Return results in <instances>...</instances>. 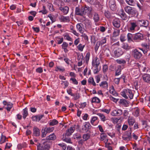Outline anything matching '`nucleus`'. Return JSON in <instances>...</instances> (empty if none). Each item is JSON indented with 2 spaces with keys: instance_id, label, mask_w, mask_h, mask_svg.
<instances>
[{
  "instance_id": "f257e3e1",
  "label": "nucleus",
  "mask_w": 150,
  "mask_h": 150,
  "mask_svg": "<svg viewBox=\"0 0 150 150\" xmlns=\"http://www.w3.org/2000/svg\"><path fill=\"white\" fill-rule=\"evenodd\" d=\"M91 11L90 8L86 6H83L81 8L76 7L75 9V14L78 16H83Z\"/></svg>"
},
{
  "instance_id": "f03ea898",
  "label": "nucleus",
  "mask_w": 150,
  "mask_h": 150,
  "mask_svg": "<svg viewBox=\"0 0 150 150\" xmlns=\"http://www.w3.org/2000/svg\"><path fill=\"white\" fill-rule=\"evenodd\" d=\"M121 95L125 99H128L129 97L131 99L133 98L134 96L132 91L127 88L123 89L121 92Z\"/></svg>"
},
{
  "instance_id": "7ed1b4c3",
  "label": "nucleus",
  "mask_w": 150,
  "mask_h": 150,
  "mask_svg": "<svg viewBox=\"0 0 150 150\" xmlns=\"http://www.w3.org/2000/svg\"><path fill=\"white\" fill-rule=\"evenodd\" d=\"M125 11L129 15L132 16H134L137 13V11L136 9L129 6H126L124 8Z\"/></svg>"
},
{
  "instance_id": "20e7f679",
  "label": "nucleus",
  "mask_w": 150,
  "mask_h": 150,
  "mask_svg": "<svg viewBox=\"0 0 150 150\" xmlns=\"http://www.w3.org/2000/svg\"><path fill=\"white\" fill-rule=\"evenodd\" d=\"M137 26V23L134 20L130 21L128 22L127 30L128 31L132 32L135 30V28Z\"/></svg>"
},
{
  "instance_id": "39448f33",
  "label": "nucleus",
  "mask_w": 150,
  "mask_h": 150,
  "mask_svg": "<svg viewBox=\"0 0 150 150\" xmlns=\"http://www.w3.org/2000/svg\"><path fill=\"white\" fill-rule=\"evenodd\" d=\"M54 129V127H46L44 128V130H42V137H45L47 133H50L53 131Z\"/></svg>"
},
{
  "instance_id": "423d86ee",
  "label": "nucleus",
  "mask_w": 150,
  "mask_h": 150,
  "mask_svg": "<svg viewBox=\"0 0 150 150\" xmlns=\"http://www.w3.org/2000/svg\"><path fill=\"white\" fill-rule=\"evenodd\" d=\"M91 126L89 122H85L82 126L81 130L83 132H87L91 128Z\"/></svg>"
},
{
  "instance_id": "0eeeda50",
  "label": "nucleus",
  "mask_w": 150,
  "mask_h": 150,
  "mask_svg": "<svg viewBox=\"0 0 150 150\" xmlns=\"http://www.w3.org/2000/svg\"><path fill=\"white\" fill-rule=\"evenodd\" d=\"M113 56L115 57H118L123 54V52L121 48L115 49L113 50Z\"/></svg>"
},
{
  "instance_id": "6e6552de",
  "label": "nucleus",
  "mask_w": 150,
  "mask_h": 150,
  "mask_svg": "<svg viewBox=\"0 0 150 150\" xmlns=\"http://www.w3.org/2000/svg\"><path fill=\"white\" fill-rule=\"evenodd\" d=\"M143 39V35L140 33H136L133 35V40L137 42H139Z\"/></svg>"
},
{
  "instance_id": "1a4fd4ad",
  "label": "nucleus",
  "mask_w": 150,
  "mask_h": 150,
  "mask_svg": "<svg viewBox=\"0 0 150 150\" xmlns=\"http://www.w3.org/2000/svg\"><path fill=\"white\" fill-rule=\"evenodd\" d=\"M113 25L115 28H118L121 26V21L118 18H115L112 21Z\"/></svg>"
},
{
  "instance_id": "9d476101",
  "label": "nucleus",
  "mask_w": 150,
  "mask_h": 150,
  "mask_svg": "<svg viewBox=\"0 0 150 150\" xmlns=\"http://www.w3.org/2000/svg\"><path fill=\"white\" fill-rule=\"evenodd\" d=\"M133 55L134 57L136 59H139L142 57V53L137 49L134 50L133 51Z\"/></svg>"
},
{
  "instance_id": "9b49d317",
  "label": "nucleus",
  "mask_w": 150,
  "mask_h": 150,
  "mask_svg": "<svg viewBox=\"0 0 150 150\" xmlns=\"http://www.w3.org/2000/svg\"><path fill=\"white\" fill-rule=\"evenodd\" d=\"M83 23L85 25L86 28H88L90 30L93 29L92 27L91 21L90 20L86 19L84 21Z\"/></svg>"
},
{
  "instance_id": "f8f14e48",
  "label": "nucleus",
  "mask_w": 150,
  "mask_h": 150,
  "mask_svg": "<svg viewBox=\"0 0 150 150\" xmlns=\"http://www.w3.org/2000/svg\"><path fill=\"white\" fill-rule=\"evenodd\" d=\"M122 113V111L120 109L113 110L111 112V115L113 116H120Z\"/></svg>"
},
{
  "instance_id": "ddd939ff",
  "label": "nucleus",
  "mask_w": 150,
  "mask_h": 150,
  "mask_svg": "<svg viewBox=\"0 0 150 150\" xmlns=\"http://www.w3.org/2000/svg\"><path fill=\"white\" fill-rule=\"evenodd\" d=\"M131 138V133L129 131L126 132L122 136L123 139L126 141L129 140Z\"/></svg>"
},
{
  "instance_id": "4468645a",
  "label": "nucleus",
  "mask_w": 150,
  "mask_h": 150,
  "mask_svg": "<svg viewBox=\"0 0 150 150\" xmlns=\"http://www.w3.org/2000/svg\"><path fill=\"white\" fill-rule=\"evenodd\" d=\"M119 14L122 20L125 21L127 19V16L125 13L123 9H121L119 10Z\"/></svg>"
},
{
  "instance_id": "2eb2a0df",
  "label": "nucleus",
  "mask_w": 150,
  "mask_h": 150,
  "mask_svg": "<svg viewBox=\"0 0 150 150\" xmlns=\"http://www.w3.org/2000/svg\"><path fill=\"white\" fill-rule=\"evenodd\" d=\"M75 129L74 126H72L68 129L66 131L65 136H69L74 132Z\"/></svg>"
},
{
  "instance_id": "dca6fc26",
  "label": "nucleus",
  "mask_w": 150,
  "mask_h": 150,
  "mask_svg": "<svg viewBox=\"0 0 150 150\" xmlns=\"http://www.w3.org/2000/svg\"><path fill=\"white\" fill-rule=\"evenodd\" d=\"M136 120L135 118L132 116L128 117L127 119V122L129 125L130 126H132L135 122Z\"/></svg>"
},
{
  "instance_id": "f3484780",
  "label": "nucleus",
  "mask_w": 150,
  "mask_h": 150,
  "mask_svg": "<svg viewBox=\"0 0 150 150\" xmlns=\"http://www.w3.org/2000/svg\"><path fill=\"white\" fill-rule=\"evenodd\" d=\"M59 18L61 22H69L70 21V18L69 16H65L62 15L59 16Z\"/></svg>"
},
{
  "instance_id": "a211bd4d",
  "label": "nucleus",
  "mask_w": 150,
  "mask_h": 150,
  "mask_svg": "<svg viewBox=\"0 0 150 150\" xmlns=\"http://www.w3.org/2000/svg\"><path fill=\"white\" fill-rule=\"evenodd\" d=\"M109 6L111 9L114 11L116 9V4L115 0H110L109 2Z\"/></svg>"
},
{
  "instance_id": "6ab92c4d",
  "label": "nucleus",
  "mask_w": 150,
  "mask_h": 150,
  "mask_svg": "<svg viewBox=\"0 0 150 150\" xmlns=\"http://www.w3.org/2000/svg\"><path fill=\"white\" fill-rule=\"evenodd\" d=\"M135 66L138 67L139 71H142L143 72H146L147 71L146 68L145 66L141 64H139L138 63H135Z\"/></svg>"
},
{
  "instance_id": "aec40b11",
  "label": "nucleus",
  "mask_w": 150,
  "mask_h": 150,
  "mask_svg": "<svg viewBox=\"0 0 150 150\" xmlns=\"http://www.w3.org/2000/svg\"><path fill=\"white\" fill-rule=\"evenodd\" d=\"M98 120L97 117L93 116L91 118V123L92 125L95 126L97 125L98 122Z\"/></svg>"
},
{
  "instance_id": "412c9836",
  "label": "nucleus",
  "mask_w": 150,
  "mask_h": 150,
  "mask_svg": "<svg viewBox=\"0 0 150 150\" xmlns=\"http://www.w3.org/2000/svg\"><path fill=\"white\" fill-rule=\"evenodd\" d=\"M59 9L63 12L64 15H67L69 12V8L68 7L65 6L63 7H59Z\"/></svg>"
},
{
  "instance_id": "4be33fe9",
  "label": "nucleus",
  "mask_w": 150,
  "mask_h": 150,
  "mask_svg": "<svg viewBox=\"0 0 150 150\" xmlns=\"http://www.w3.org/2000/svg\"><path fill=\"white\" fill-rule=\"evenodd\" d=\"M139 23L141 26L147 27L149 25V22L147 20H141L139 21Z\"/></svg>"
},
{
  "instance_id": "5701e85b",
  "label": "nucleus",
  "mask_w": 150,
  "mask_h": 150,
  "mask_svg": "<svg viewBox=\"0 0 150 150\" xmlns=\"http://www.w3.org/2000/svg\"><path fill=\"white\" fill-rule=\"evenodd\" d=\"M99 59L97 57H95L93 59L92 62V65L93 67L98 66L100 63L99 62Z\"/></svg>"
},
{
  "instance_id": "b1692460",
  "label": "nucleus",
  "mask_w": 150,
  "mask_h": 150,
  "mask_svg": "<svg viewBox=\"0 0 150 150\" xmlns=\"http://www.w3.org/2000/svg\"><path fill=\"white\" fill-rule=\"evenodd\" d=\"M82 26L83 24L81 23H78L76 25V28L77 30L81 33H83V32Z\"/></svg>"
},
{
  "instance_id": "393cba45",
  "label": "nucleus",
  "mask_w": 150,
  "mask_h": 150,
  "mask_svg": "<svg viewBox=\"0 0 150 150\" xmlns=\"http://www.w3.org/2000/svg\"><path fill=\"white\" fill-rule=\"evenodd\" d=\"M143 80L146 82L150 83V75L145 74L142 76Z\"/></svg>"
},
{
  "instance_id": "a878e982",
  "label": "nucleus",
  "mask_w": 150,
  "mask_h": 150,
  "mask_svg": "<svg viewBox=\"0 0 150 150\" xmlns=\"http://www.w3.org/2000/svg\"><path fill=\"white\" fill-rule=\"evenodd\" d=\"M56 138V136L54 133L50 134L46 137V139L47 140H54Z\"/></svg>"
},
{
  "instance_id": "bb28decb",
  "label": "nucleus",
  "mask_w": 150,
  "mask_h": 150,
  "mask_svg": "<svg viewBox=\"0 0 150 150\" xmlns=\"http://www.w3.org/2000/svg\"><path fill=\"white\" fill-rule=\"evenodd\" d=\"M100 86L104 88H108V84L106 81H103L101 82L99 84Z\"/></svg>"
},
{
  "instance_id": "cd10ccee",
  "label": "nucleus",
  "mask_w": 150,
  "mask_h": 150,
  "mask_svg": "<svg viewBox=\"0 0 150 150\" xmlns=\"http://www.w3.org/2000/svg\"><path fill=\"white\" fill-rule=\"evenodd\" d=\"M120 30L119 29H114L113 32L112 33V36L113 37H116L120 35Z\"/></svg>"
},
{
  "instance_id": "c85d7f7f",
  "label": "nucleus",
  "mask_w": 150,
  "mask_h": 150,
  "mask_svg": "<svg viewBox=\"0 0 150 150\" xmlns=\"http://www.w3.org/2000/svg\"><path fill=\"white\" fill-rule=\"evenodd\" d=\"M63 36L64 38L65 39L71 42L73 41L72 39L70 37L69 34L68 33H64Z\"/></svg>"
},
{
  "instance_id": "c756f323",
  "label": "nucleus",
  "mask_w": 150,
  "mask_h": 150,
  "mask_svg": "<svg viewBox=\"0 0 150 150\" xmlns=\"http://www.w3.org/2000/svg\"><path fill=\"white\" fill-rule=\"evenodd\" d=\"M58 123V122L55 119L51 120L49 122V125L53 126L57 125Z\"/></svg>"
},
{
  "instance_id": "7c9ffc66",
  "label": "nucleus",
  "mask_w": 150,
  "mask_h": 150,
  "mask_svg": "<svg viewBox=\"0 0 150 150\" xmlns=\"http://www.w3.org/2000/svg\"><path fill=\"white\" fill-rule=\"evenodd\" d=\"M70 29L71 30L70 32L72 33L74 35L79 36V34L77 33L76 31L74 29V27L72 25H71L70 26Z\"/></svg>"
},
{
  "instance_id": "2f4dec72",
  "label": "nucleus",
  "mask_w": 150,
  "mask_h": 150,
  "mask_svg": "<svg viewBox=\"0 0 150 150\" xmlns=\"http://www.w3.org/2000/svg\"><path fill=\"white\" fill-rule=\"evenodd\" d=\"M109 92L110 93L112 94L115 96H118V93L115 91L113 86L111 87V89L109 90Z\"/></svg>"
},
{
  "instance_id": "473e14b6",
  "label": "nucleus",
  "mask_w": 150,
  "mask_h": 150,
  "mask_svg": "<svg viewBox=\"0 0 150 150\" xmlns=\"http://www.w3.org/2000/svg\"><path fill=\"white\" fill-rule=\"evenodd\" d=\"M66 136L65 135V137H63L62 138L63 141L67 143L72 144V142L71 138L69 137H66Z\"/></svg>"
},
{
  "instance_id": "72a5a7b5",
  "label": "nucleus",
  "mask_w": 150,
  "mask_h": 150,
  "mask_svg": "<svg viewBox=\"0 0 150 150\" xmlns=\"http://www.w3.org/2000/svg\"><path fill=\"white\" fill-rule=\"evenodd\" d=\"M93 19L95 22H98L99 20V17L98 14L96 12L94 13Z\"/></svg>"
},
{
  "instance_id": "f704fd0d",
  "label": "nucleus",
  "mask_w": 150,
  "mask_h": 150,
  "mask_svg": "<svg viewBox=\"0 0 150 150\" xmlns=\"http://www.w3.org/2000/svg\"><path fill=\"white\" fill-rule=\"evenodd\" d=\"M119 103L126 106L128 105L127 101L125 99H120L119 101Z\"/></svg>"
},
{
  "instance_id": "c9c22d12",
  "label": "nucleus",
  "mask_w": 150,
  "mask_h": 150,
  "mask_svg": "<svg viewBox=\"0 0 150 150\" xmlns=\"http://www.w3.org/2000/svg\"><path fill=\"white\" fill-rule=\"evenodd\" d=\"M126 3L129 5L134 6L135 4V0H125Z\"/></svg>"
},
{
  "instance_id": "e433bc0d",
  "label": "nucleus",
  "mask_w": 150,
  "mask_h": 150,
  "mask_svg": "<svg viewBox=\"0 0 150 150\" xmlns=\"http://www.w3.org/2000/svg\"><path fill=\"white\" fill-rule=\"evenodd\" d=\"M122 47L127 50H128L131 48V47L127 43H124L123 44Z\"/></svg>"
},
{
  "instance_id": "4c0bfd02",
  "label": "nucleus",
  "mask_w": 150,
  "mask_h": 150,
  "mask_svg": "<svg viewBox=\"0 0 150 150\" xmlns=\"http://www.w3.org/2000/svg\"><path fill=\"white\" fill-rule=\"evenodd\" d=\"M97 114L99 116L101 120L102 121L104 122L107 120L106 117L103 114L99 113Z\"/></svg>"
},
{
  "instance_id": "58836bf2",
  "label": "nucleus",
  "mask_w": 150,
  "mask_h": 150,
  "mask_svg": "<svg viewBox=\"0 0 150 150\" xmlns=\"http://www.w3.org/2000/svg\"><path fill=\"white\" fill-rule=\"evenodd\" d=\"M33 134L36 136H39L40 132L39 129L37 128H34L33 129Z\"/></svg>"
},
{
  "instance_id": "ea45409f",
  "label": "nucleus",
  "mask_w": 150,
  "mask_h": 150,
  "mask_svg": "<svg viewBox=\"0 0 150 150\" xmlns=\"http://www.w3.org/2000/svg\"><path fill=\"white\" fill-rule=\"evenodd\" d=\"M125 76H122L120 77L119 78H116L114 79V82L116 84H118L119 83L120 81V79H122L124 80Z\"/></svg>"
},
{
  "instance_id": "a19ab883",
  "label": "nucleus",
  "mask_w": 150,
  "mask_h": 150,
  "mask_svg": "<svg viewBox=\"0 0 150 150\" xmlns=\"http://www.w3.org/2000/svg\"><path fill=\"white\" fill-rule=\"evenodd\" d=\"M133 114L136 117H137L139 116V109L138 108H136L134 109Z\"/></svg>"
},
{
  "instance_id": "79ce46f5",
  "label": "nucleus",
  "mask_w": 150,
  "mask_h": 150,
  "mask_svg": "<svg viewBox=\"0 0 150 150\" xmlns=\"http://www.w3.org/2000/svg\"><path fill=\"white\" fill-rule=\"evenodd\" d=\"M88 82L90 84H92L93 86H96V84L95 83L94 79L93 77H90L88 79Z\"/></svg>"
},
{
  "instance_id": "37998d69",
  "label": "nucleus",
  "mask_w": 150,
  "mask_h": 150,
  "mask_svg": "<svg viewBox=\"0 0 150 150\" xmlns=\"http://www.w3.org/2000/svg\"><path fill=\"white\" fill-rule=\"evenodd\" d=\"M100 102V100L97 97H93L92 100L91 102L92 103H99Z\"/></svg>"
},
{
  "instance_id": "c03bdc74",
  "label": "nucleus",
  "mask_w": 150,
  "mask_h": 150,
  "mask_svg": "<svg viewBox=\"0 0 150 150\" xmlns=\"http://www.w3.org/2000/svg\"><path fill=\"white\" fill-rule=\"evenodd\" d=\"M85 45H82L81 44H79L77 47L78 49L81 52L83 51L85 47Z\"/></svg>"
},
{
  "instance_id": "a18cd8bd",
  "label": "nucleus",
  "mask_w": 150,
  "mask_h": 150,
  "mask_svg": "<svg viewBox=\"0 0 150 150\" xmlns=\"http://www.w3.org/2000/svg\"><path fill=\"white\" fill-rule=\"evenodd\" d=\"M148 40L149 41L148 42V45H147L146 43H144L142 44V46L144 47L146 49H150V39L149 38H148Z\"/></svg>"
},
{
  "instance_id": "49530a36",
  "label": "nucleus",
  "mask_w": 150,
  "mask_h": 150,
  "mask_svg": "<svg viewBox=\"0 0 150 150\" xmlns=\"http://www.w3.org/2000/svg\"><path fill=\"white\" fill-rule=\"evenodd\" d=\"M39 13H41L43 14H45L47 13V11L46 9L45 6H42V10L39 11Z\"/></svg>"
},
{
  "instance_id": "de8ad7c7",
  "label": "nucleus",
  "mask_w": 150,
  "mask_h": 150,
  "mask_svg": "<svg viewBox=\"0 0 150 150\" xmlns=\"http://www.w3.org/2000/svg\"><path fill=\"white\" fill-rule=\"evenodd\" d=\"M106 41L107 38L106 37L103 38L99 42V43L102 45L106 43Z\"/></svg>"
},
{
  "instance_id": "09e8293b",
  "label": "nucleus",
  "mask_w": 150,
  "mask_h": 150,
  "mask_svg": "<svg viewBox=\"0 0 150 150\" xmlns=\"http://www.w3.org/2000/svg\"><path fill=\"white\" fill-rule=\"evenodd\" d=\"M90 55V53L89 52H88L86 53V55L84 58L85 59V61H86V62L87 63H88V61L89 59Z\"/></svg>"
},
{
  "instance_id": "8fccbe9b",
  "label": "nucleus",
  "mask_w": 150,
  "mask_h": 150,
  "mask_svg": "<svg viewBox=\"0 0 150 150\" xmlns=\"http://www.w3.org/2000/svg\"><path fill=\"white\" fill-rule=\"evenodd\" d=\"M121 69L120 67H118L117 69L116 70L115 73V76H117L121 74Z\"/></svg>"
},
{
  "instance_id": "3c124183",
  "label": "nucleus",
  "mask_w": 150,
  "mask_h": 150,
  "mask_svg": "<svg viewBox=\"0 0 150 150\" xmlns=\"http://www.w3.org/2000/svg\"><path fill=\"white\" fill-rule=\"evenodd\" d=\"M23 111V118L24 119H25L28 115V112L27 111V108H25V109H24Z\"/></svg>"
},
{
  "instance_id": "603ef678",
  "label": "nucleus",
  "mask_w": 150,
  "mask_h": 150,
  "mask_svg": "<svg viewBox=\"0 0 150 150\" xmlns=\"http://www.w3.org/2000/svg\"><path fill=\"white\" fill-rule=\"evenodd\" d=\"M133 38V36L130 33H128L127 35V40L128 41H131L132 40V38Z\"/></svg>"
},
{
  "instance_id": "864d4df0",
  "label": "nucleus",
  "mask_w": 150,
  "mask_h": 150,
  "mask_svg": "<svg viewBox=\"0 0 150 150\" xmlns=\"http://www.w3.org/2000/svg\"><path fill=\"white\" fill-rule=\"evenodd\" d=\"M120 40L123 42L126 40V35L125 34H122L120 37Z\"/></svg>"
},
{
  "instance_id": "5fc2aeb1",
  "label": "nucleus",
  "mask_w": 150,
  "mask_h": 150,
  "mask_svg": "<svg viewBox=\"0 0 150 150\" xmlns=\"http://www.w3.org/2000/svg\"><path fill=\"white\" fill-rule=\"evenodd\" d=\"M90 137V135L88 134H86L83 135V138L84 141H86L89 139Z\"/></svg>"
},
{
  "instance_id": "6e6d98bb",
  "label": "nucleus",
  "mask_w": 150,
  "mask_h": 150,
  "mask_svg": "<svg viewBox=\"0 0 150 150\" xmlns=\"http://www.w3.org/2000/svg\"><path fill=\"white\" fill-rule=\"evenodd\" d=\"M48 146L47 145H45L44 146L42 145L40 148V150H48Z\"/></svg>"
},
{
  "instance_id": "4d7b16f0",
  "label": "nucleus",
  "mask_w": 150,
  "mask_h": 150,
  "mask_svg": "<svg viewBox=\"0 0 150 150\" xmlns=\"http://www.w3.org/2000/svg\"><path fill=\"white\" fill-rule=\"evenodd\" d=\"M6 139V137L5 136H3L2 134H1V137L0 143L1 144L5 142Z\"/></svg>"
},
{
  "instance_id": "13d9d810",
  "label": "nucleus",
  "mask_w": 150,
  "mask_h": 150,
  "mask_svg": "<svg viewBox=\"0 0 150 150\" xmlns=\"http://www.w3.org/2000/svg\"><path fill=\"white\" fill-rule=\"evenodd\" d=\"M58 145L62 147L63 150H65L67 147L66 144H65L64 143H62L58 144Z\"/></svg>"
},
{
  "instance_id": "bf43d9fd",
  "label": "nucleus",
  "mask_w": 150,
  "mask_h": 150,
  "mask_svg": "<svg viewBox=\"0 0 150 150\" xmlns=\"http://www.w3.org/2000/svg\"><path fill=\"white\" fill-rule=\"evenodd\" d=\"M106 135L104 133H102L100 135V140L101 141H103L104 140L106 137Z\"/></svg>"
},
{
  "instance_id": "052dcab7",
  "label": "nucleus",
  "mask_w": 150,
  "mask_h": 150,
  "mask_svg": "<svg viewBox=\"0 0 150 150\" xmlns=\"http://www.w3.org/2000/svg\"><path fill=\"white\" fill-rule=\"evenodd\" d=\"M117 63L119 64H124L126 63V61L125 60L122 59H117L116 60Z\"/></svg>"
},
{
  "instance_id": "680f3d73",
  "label": "nucleus",
  "mask_w": 150,
  "mask_h": 150,
  "mask_svg": "<svg viewBox=\"0 0 150 150\" xmlns=\"http://www.w3.org/2000/svg\"><path fill=\"white\" fill-rule=\"evenodd\" d=\"M109 98L111 100L115 103H116L118 100V99L115 98L111 96H109Z\"/></svg>"
},
{
  "instance_id": "e2e57ef3",
  "label": "nucleus",
  "mask_w": 150,
  "mask_h": 150,
  "mask_svg": "<svg viewBox=\"0 0 150 150\" xmlns=\"http://www.w3.org/2000/svg\"><path fill=\"white\" fill-rule=\"evenodd\" d=\"M73 137L74 139H80L81 138V135L79 133H76L73 135Z\"/></svg>"
},
{
  "instance_id": "0e129e2a",
  "label": "nucleus",
  "mask_w": 150,
  "mask_h": 150,
  "mask_svg": "<svg viewBox=\"0 0 150 150\" xmlns=\"http://www.w3.org/2000/svg\"><path fill=\"white\" fill-rule=\"evenodd\" d=\"M8 106H7L6 107H5V108L9 112L10 111L11 109L13 107V104H9Z\"/></svg>"
},
{
  "instance_id": "69168bd1",
  "label": "nucleus",
  "mask_w": 150,
  "mask_h": 150,
  "mask_svg": "<svg viewBox=\"0 0 150 150\" xmlns=\"http://www.w3.org/2000/svg\"><path fill=\"white\" fill-rule=\"evenodd\" d=\"M83 56L82 54H79L77 56V60L78 61L83 60Z\"/></svg>"
},
{
  "instance_id": "338daca9",
  "label": "nucleus",
  "mask_w": 150,
  "mask_h": 150,
  "mask_svg": "<svg viewBox=\"0 0 150 150\" xmlns=\"http://www.w3.org/2000/svg\"><path fill=\"white\" fill-rule=\"evenodd\" d=\"M98 66H96V67H93L95 68V69H93V73L94 74H96L98 73L99 71V69L98 68Z\"/></svg>"
},
{
  "instance_id": "774afa93",
  "label": "nucleus",
  "mask_w": 150,
  "mask_h": 150,
  "mask_svg": "<svg viewBox=\"0 0 150 150\" xmlns=\"http://www.w3.org/2000/svg\"><path fill=\"white\" fill-rule=\"evenodd\" d=\"M36 71L37 73H41L43 71V69L41 67H38L36 69Z\"/></svg>"
}]
</instances>
